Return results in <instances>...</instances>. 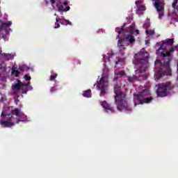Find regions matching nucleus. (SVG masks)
<instances>
[{
  "label": "nucleus",
  "mask_w": 178,
  "mask_h": 178,
  "mask_svg": "<svg viewBox=\"0 0 178 178\" xmlns=\"http://www.w3.org/2000/svg\"><path fill=\"white\" fill-rule=\"evenodd\" d=\"M143 28H144V29H147V24H143Z\"/></svg>",
  "instance_id": "a19ab883"
},
{
  "label": "nucleus",
  "mask_w": 178,
  "mask_h": 178,
  "mask_svg": "<svg viewBox=\"0 0 178 178\" xmlns=\"http://www.w3.org/2000/svg\"><path fill=\"white\" fill-rule=\"evenodd\" d=\"M133 60L134 65L138 66L140 73L147 72V64L148 63V52L145 51L144 49L136 54Z\"/></svg>",
  "instance_id": "f03ea898"
},
{
  "label": "nucleus",
  "mask_w": 178,
  "mask_h": 178,
  "mask_svg": "<svg viewBox=\"0 0 178 178\" xmlns=\"http://www.w3.org/2000/svg\"><path fill=\"white\" fill-rule=\"evenodd\" d=\"M1 116V126L3 127H12L15 126V120H16V118H15L12 114H5L2 112Z\"/></svg>",
  "instance_id": "423d86ee"
},
{
  "label": "nucleus",
  "mask_w": 178,
  "mask_h": 178,
  "mask_svg": "<svg viewBox=\"0 0 178 178\" xmlns=\"http://www.w3.org/2000/svg\"><path fill=\"white\" fill-rule=\"evenodd\" d=\"M143 10H144V6H139V7L138 8V9L136 10V12H141V11H143Z\"/></svg>",
  "instance_id": "72a5a7b5"
},
{
  "label": "nucleus",
  "mask_w": 178,
  "mask_h": 178,
  "mask_svg": "<svg viewBox=\"0 0 178 178\" xmlns=\"http://www.w3.org/2000/svg\"><path fill=\"white\" fill-rule=\"evenodd\" d=\"M29 70V67L26 65L19 66L18 67V70H19V72H26V70Z\"/></svg>",
  "instance_id": "4be33fe9"
},
{
  "label": "nucleus",
  "mask_w": 178,
  "mask_h": 178,
  "mask_svg": "<svg viewBox=\"0 0 178 178\" xmlns=\"http://www.w3.org/2000/svg\"><path fill=\"white\" fill-rule=\"evenodd\" d=\"M56 77H58V74H54L51 75L49 77L50 81H54L56 79Z\"/></svg>",
  "instance_id": "cd10ccee"
},
{
  "label": "nucleus",
  "mask_w": 178,
  "mask_h": 178,
  "mask_svg": "<svg viewBox=\"0 0 178 178\" xmlns=\"http://www.w3.org/2000/svg\"><path fill=\"white\" fill-rule=\"evenodd\" d=\"M33 90V86H30V84L28 86V91H31Z\"/></svg>",
  "instance_id": "c9c22d12"
},
{
  "label": "nucleus",
  "mask_w": 178,
  "mask_h": 178,
  "mask_svg": "<svg viewBox=\"0 0 178 178\" xmlns=\"http://www.w3.org/2000/svg\"><path fill=\"white\" fill-rule=\"evenodd\" d=\"M4 60H13L15 59V55L11 54L3 53L1 54Z\"/></svg>",
  "instance_id": "9b49d317"
},
{
  "label": "nucleus",
  "mask_w": 178,
  "mask_h": 178,
  "mask_svg": "<svg viewBox=\"0 0 178 178\" xmlns=\"http://www.w3.org/2000/svg\"><path fill=\"white\" fill-rule=\"evenodd\" d=\"M56 0H51V3H52V5H54V3H55V1H56Z\"/></svg>",
  "instance_id": "ea45409f"
},
{
  "label": "nucleus",
  "mask_w": 178,
  "mask_h": 178,
  "mask_svg": "<svg viewBox=\"0 0 178 178\" xmlns=\"http://www.w3.org/2000/svg\"><path fill=\"white\" fill-rule=\"evenodd\" d=\"M119 62H120V59H119L116 63L115 65H118L119 63Z\"/></svg>",
  "instance_id": "37998d69"
},
{
  "label": "nucleus",
  "mask_w": 178,
  "mask_h": 178,
  "mask_svg": "<svg viewBox=\"0 0 178 178\" xmlns=\"http://www.w3.org/2000/svg\"><path fill=\"white\" fill-rule=\"evenodd\" d=\"M102 106L105 109V112L107 113H113L115 112V110L113 108L111 107V105H109L106 101H104L101 102Z\"/></svg>",
  "instance_id": "9d476101"
},
{
  "label": "nucleus",
  "mask_w": 178,
  "mask_h": 178,
  "mask_svg": "<svg viewBox=\"0 0 178 178\" xmlns=\"http://www.w3.org/2000/svg\"><path fill=\"white\" fill-rule=\"evenodd\" d=\"M19 122H22L20 120H17L16 123H19Z\"/></svg>",
  "instance_id": "c03bdc74"
},
{
  "label": "nucleus",
  "mask_w": 178,
  "mask_h": 178,
  "mask_svg": "<svg viewBox=\"0 0 178 178\" xmlns=\"http://www.w3.org/2000/svg\"><path fill=\"white\" fill-rule=\"evenodd\" d=\"M15 77H19L20 76V72H19V70H16L14 73Z\"/></svg>",
  "instance_id": "473e14b6"
},
{
  "label": "nucleus",
  "mask_w": 178,
  "mask_h": 178,
  "mask_svg": "<svg viewBox=\"0 0 178 178\" xmlns=\"http://www.w3.org/2000/svg\"><path fill=\"white\" fill-rule=\"evenodd\" d=\"M2 54H3V53H2V50H0V55L2 56Z\"/></svg>",
  "instance_id": "49530a36"
},
{
  "label": "nucleus",
  "mask_w": 178,
  "mask_h": 178,
  "mask_svg": "<svg viewBox=\"0 0 178 178\" xmlns=\"http://www.w3.org/2000/svg\"><path fill=\"white\" fill-rule=\"evenodd\" d=\"M60 24H65V26H72V22L69 21L68 19H64V22L60 21Z\"/></svg>",
  "instance_id": "412c9836"
},
{
  "label": "nucleus",
  "mask_w": 178,
  "mask_h": 178,
  "mask_svg": "<svg viewBox=\"0 0 178 178\" xmlns=\"http://www.w3.org/2000/svg\"><path fill=\"white\" fill-rule=\"evenodd\" d=\"M13 115H15V116L20 117L23 116V113H20V110L19 108H15L12 111Z\"/></svg>",
  "instance_id": "a211bd4d"
},
{
  "label": "nucleus",
  "mask_w": 178,
  "mask_h": 178,
  "mask_svg": "<svg viewBox=\"0 0 178 178\" xmlns=\"http://www.w3.org/2000/svg\"><path fill=\"white\" fill-rule=\"evenodd\" d=\"M144 92H147L146 89L143 90V92H140L138 95L134 94V99H138V104H140V105H143V104H149V102H151V101L154 99L152 97H145L143 99H140V97H143V95H144Z\"/></svg>",
  "instance_id": "6e6552de"
},
{
  "label": "nucleus",
  "mask_w": 178,
  "mask_h": 178,
  "mask_svg": "<svg viewBox=\"0 0 178 178\" xmlns=\"http://www.w3.org/2000/svg\"><path fill=\"white\" fill-rule=\"evenodd\" d=\"M124 26H126V24H124V26H122L121 28H115V32L118 34L117 38H119V35H120L121 34H122V35H124Z\"/></svg>",
  "instance_id": "f8f14e48"
},
{
  "label": "nucleus",
  "mask_w": 178,
  "mask_h": 178,
  "mask_svg": "<svg viewBox=\"0 0 178 178\" xmlns=\"http://www.w3.org/2000/svg\"><path fill=\"white\" fill-rule=\"evenodd\" d=\"M145 33H146V34H147V35H154V34H155V30H154V29H152V30L146 29Z\"/></svg>",
  "instance_id": "b1692460"
},
{
  "label": "nucleus",
  "mask_w": 178,
  "mask_h": 178,
  "mask_svg": "<svg viewBox=\"0 0 178 178\" xmlns=\"http://www.w3.org/2000/svg\"><path fill=\"white\" fill-rule=\"evenodd\" d=\"M154 8L159 13V19H162L165 16V3L163 1H156L154 3Z\"/></svg>",
  "instance_id": "1a4fd4ad"
},
{
  "label": "nucleus",
  "mask_w": 178,
  "mask_h": 178,
  "mask_svg": "<svg viewBox=\"0 0 178 178\" xmlns=\"http://www.w3.org/2000/svg\"><path fill=\"white\" fill-rule=\"evenodd\" d=\"M70 10V7L67 6L66 8H64V12H67Z\"/></svg>",
  "instance_id": "e433bc0d"
},
{
  "label": "nucleus",
  "mask_w": 178,
  "mask_h": 178,
  "mask_svg": "<svg viewBox=\"0 0 178 178\" xmlns=\"http://www.w3.org/2000/svg\"><path fill=\"white\" fill-rule=\"evenodd\" d=\"M58 9L59 12H65V7L63 5L58 6Z\"/></svg>",
  "instance_id": "c85d7f7f"
},
{
  "label": "nucleus",
  "mask_w": 178,
  "mask_h": 178,
  "mask_svg": "<svg viewBox=\"0 0 178 178\" xmlns=\"http://www.w3.org/2000/svg\"><path fill=\"white\" fill-rule=\"evenodd\" d=\"M6 101H8V99L6 98V95L1 93L0 103L1 102H6Z\"/></svg>",
  "instance_id": "5701e85b"
},
{
  "label": "nucleus",
  "mask_w": 178,
  "mask_h": 178,
  "mask_svg": "<svg viewBox=\"0 0 178 178\" xmlns=\"http://www.w3.org/2000/svg\"><path fill=\"white\" fill-rule=\"evenodd\" d=\"M129 31L130 35H129L126 39H119L118 42V47L120 49V54H121V55H124V52H123L122 49H126V47H124V42H126V41H129L130 44L136 42V39L134 36H133V33H134V24L129 26Z\"/></svg>",
  "instance_id": "7ed1b4c3"
},
{
  "label": "nucleus",
  "mask_w": 178,
  "mask_h": 178,
  "mask_svg": "<svg viewBox=\"0 0 178 178\" xmlns=\"http://www.w3.org/2000/svg\"><path fill=\"white\" fill-rule=\"evenodd\" d=\"M20 108H23V105L20 104Z\"/></svg>",
  "instance_id": "de8ad7c7"
},
{
  "label": "nucleus",
  "mask_w": 178,
  "mask_h": 178,
  "mask_svg": "<svg viewBox=\"0 0 178 178\" xmlns=\"http://www.w3.org/2000/svg\"><path fill=\"white\" fill-rule=\"evenodd\" d=\"M165 74V72L159 70L155 73V80H159Z\"/></svg>",
  "instance_id": "2eb2a0df"
},
{
  "label": "nucleus",
  "mask_w": 178,
  "mask_h": 178,
  "mask_svg": "<svg viewBox=\"0 0 178 178\" xmlns=\"http://www.w3.org/2000/svg\"><path fill=\"white\" fill-rule=\"evenodd\" d=\"M95 86L100 90V97H104V95L107 94L106 87H108V82L105 81V76H102L99 81L94 84V87H95Z\"/></svg>",
  "instance_id": "0eeeda50"
},
{
  "label": "nucleus",
  "mask_w": 178,
  "mask_h": 178,
  "mask_svg": "<svg viewBox=\"0 0 178 178\" xmlns=\"http://www.w3.org/2000/svg\"><path fill=\"white\" fill-rule=\"evenodd\" d=\"M135 33H136V34H139L140 31H138V29H136V30L135 31Z\"/></svg>",
  "instance_id": "58836bf2"
},
{
  "label": "nucleus",
  "mask_w": 178,
  "mask_h": 178,
  "mask_svg": "<svg viewBox=\"0 0 178 178\" xmlns=\"http://www.w3.org/2000/svg\"><path fill=\"white\" fill-rule=\"evenodd\" d=\"M115 102L118 111H131V107L127 103V96L122 91V87L116 84L114 86Z\"/></svg>",
  "instance_id": "f257e3e1"
},
{
  "label": "nucleus",
  "mask_w": 178,
  "mask_h": 178,
  "mask_svg": "<svg viewBox=\"0 0 178 178\" xmlns=\"http://www.w3.org/2000/svg\"><path fill=\"white\" fill-rule=\"evenodd\" d=\"M31 83L29 81L26 84L23 83L20 79H17V83L12 85L11 88L13 93L15 95H17V94L21 93V94H27L29 92V86H30Z\"/></svg>",
  "instance_id": "20e7f679"
},
{
  "label": "nucleus",
  "mask_w": 178,
  "mask_h": 178,
  "mask_svg": "<svg viewBox=\"0 0 178 178\" xmlns=\"http://www.w3.org/2000/svg\"><path fill=\"white\" fill-rule=\"evenodd\" d=\"M24 79L26 80V81H30V80H31V76L26 74L24 75Z\"/></svg>",
  "instance_id": "7c9ffc66"
},
{
  "label": "nucleus",
  "mask_w": 178,
  "mask_h": 178,
  "mask_svg": "<svg viewBox=\"0 0 178 178\" xmlns=\"http://www.w3.org/2000/svg\"><path fill=\"white\" fill-rule=\"evenodd\" d=\"M63 5H64L65 6H67V2H64V3H63Z\"/></svg>",
  "instance_id": "79ce46f5"
},
{
  "label": "nucleus",
  "mask_w": 178,
  "mask_h": 178,
  "mask_svg": "<svg viewBox=\"0 0 178 178\" xmlns=\"http://www.w3.org/2000/svg\"><path fill=\"white\" fill-rule=\"evenodd\" d=\"M138 2H140V1H137L136 3H137Z\"/></svg>",
  "instance_id": "09e8293b"
},
{
  "label": "nucleus",
  "mask_w": 178,
  "mask_h": 178,
  "mask_svg": "<svg viewBox=\"0 0 178 178\" xmlns=\"http://www.w3.org/2000/svg\"><path fill=\"white\" fill-rule=\"evenodd\" d=\"M170 59L168 58V60L166 61H165L164 63V66L167 70V72H168V74H170Z\"/></svg>",
  "instance_id": "dca6fc26"
},
{
  "label": "nucleus",
  "mask_w": 178,
  "mask_h": 178,
  "mask_svg": "<svg viewBox=\"0 0 178 178\" xmlns=\"http://www.w3.org/2000/svg\"><path fill=\"white\" fill-rule=\"evenodd\" d=\"M173 88H175V85L170 82L160 83L156 91L157 96L161 97H168Z\"/></svg>",
  "instance_id": "39448f33"
},
{
  "label": "nucleus",
  "mask_w": 178,
  "mask_h": 178,
  "mask_svg": "<svg viewBox=\"0 0 178 178\" xmlns=\"http://www.w3.org/2000/svg\"><path fill=\"white\" fill-rule=\"evenodd\" d=\"M126 75V72H124V71H119L117 73V77H122V76H125Z\"/></svg>",
  "instance_id": "bb28decb"
},
{
  "label": "nucleus",
  "mask_w": 178,
  "mask_h": 178,
  "mask_svg": "<svg viewBox=\"0 0 178 178\" xmlns=\"http://www.w3.org/2000/svg\"><path fill=\"white\" fill-rule=\"evenodd\" d=\"M56 23L55 24L56 26H54V29H59V27H60V24H59V23H60V19L56 17Z\"/></svg>",
  "instance_id": "393cba45"
},
{
  "label": "nucleus",
  "mask_w": 178,
  "mask_h": 178,
  "mask_svg": "<svg viewBox=\"0 0 178 178\" xmlns=\"http://www.w3.org/2000/svg\"><path fill=\"white\" fill-rule=\"evenodd\" d=\"M16 69H17L15 65L12 67L11 69V74H15V72H16Z\"/></svg>",
  "instance_id": "2f4dec72"
},
{
  "label": "nucleus",
  "mask_w": 178,
  "mask_h": 178,
  "mask_svg": "<svg viewBox=\"0 0 178 178\" xmlns=\"http://www.w3.org/2000/svg\"><path fill=\"white\" fill-rule=\"evenodd\" d=\"M127 79L129 83H134V81H137L138 80V77L134 75L133 76H128Z\"/></svg>",
  "instance_id": "aec40b11"
},
{
  "label": "nucleus",
  "mask_w": 178,
  "mask_h": 178,
  "mask_svg": "<svg viewBox=\"0 0 178 178\" xmlns=\"http://www.w3.org/2000/svg\"><path fill=\"white\" fill-rule=\"evenodd\" d=\"M91 95H92L91 90L90 89L85 90L83 92V96L85 97L86 98H91Z\"/></svg>",
  "instance_id": "f3484780"
},
{
  "label": "nucleus",
  "mask_w": 178,
  "mask_h": 178,
  "mask_svg": "<svg viewBox=\"0 0 178 178\" xmlns=\"http://www.w3.org/2000/svg\"><path fill=\"white\" fill-rule=\"evenodd\" d=\"M178 3V0H174V2L172 3V8L173 9H175L178 12V6H177Z\"/></svg>",
  "instance_id": "a878e982"
},
{
  "label": "nucleus",
  "mask_w": 178,
  "mask_h": 178,
  "mask_svg": "<svg viewBox=\"0 0 178 178\" xmlns=\"http://www.w3.org/2000/svg\"><path fill=\"white\" fill-rule=\"evenodd\" d=\"M12 26V22L8 21L5 22H2L0 25V30H2L3 29H8V27H10Z\"/></svg>",
  "instance_id": "ddd939ff"
},
{
  "label": "nucleus",
  "mask_w": 178,
  "mask_h": 178,
  "mask_svg": "<svg viewBox=\"0 0 178 178\" xmlns=\"http://www.w3.org/2000/svg\"><path fill=\"white\" fill-rule=\"evenodd\" d=\"M161 49H163V44H161L160 47L159 48V51H161Z\"/></svg>",
  "instance_id": "4c0bfd02"
},
{
  "label": "nucleus",
  "mask_w": 178,
  "mask_h": 178,
  "mask_svg": "<svg viewBox=\"0 0 178 178\" xmlns=\"http://www.w3.org/2000/svg\"><path fill=\"white\" fill-rule=\"evenodd\" d=\"M55 91H56V87H52L51 88V92L52 93V92H55Z\"/></svg>",
  "instance_id": "f704fd0d"
},
{
  "label": "nucleus",
  "mask_w": 178,
  "mask_h": 178,
  "mask_svg": "<svg viewBox=\"0 0 178 178\" xmlns=\"http://www.w3.org/2000/svg\"><path fill=\"white\" fill-rule=\"evenodd\" d=\"M173 42H175L174 38H168L165 40V41L163 42V44H167L168 45H170V47H172V45H173Z\"/></svg>",
  "instance_id": "6ab92c4d"
},
{
  "label": "nucleus",
  "mask_w": 178,
  "mask_h": 178,
  "mask_svg": "<svg viewBox=\"0 0 178 178\" xmlns=\"http://www.w3.org/2000/svg\"><path fill=\"white\" fill-rule=\"evenodd\" d=\"M153 2L160 1L159 0H152Z\"/></svg>",
  "instance_id": "a18cd8bd"
},
{
  "label": "nucleus",
  "mask_w": 178,
  "mask_h": 178,
  "mask_svg": "<svg viewBox=\"0 0 178 178\" xmlns=\"http://www.w3.org/2000/svg\"><path fill=\"white\" fill-rule=\"evenodd\" d=\"M14 102L15 104L18 105V104L20 102V100L19 99V96L14 97Z\"/></svg>",
  "instance_id": "c756f323"
},
{
  "label": "nucleus",
  "mask_w": 178,
  "mask_h": 178,
  "mask_svg": "<svg viewBox=\"0 0 178 178\" xmlns=\"http://www.w3.org/2000/svg\"><path fill=\"white\" fill-rule=\"evenodd\" d=\"M173 52H175V49L173 47H172L169 51H167L166 53L165 52H161V56H163V58H166V57H169L170 56V55H172V54H173Z\"/></svg>",
  "instance_id": "4468645a"
}]
</instances>
